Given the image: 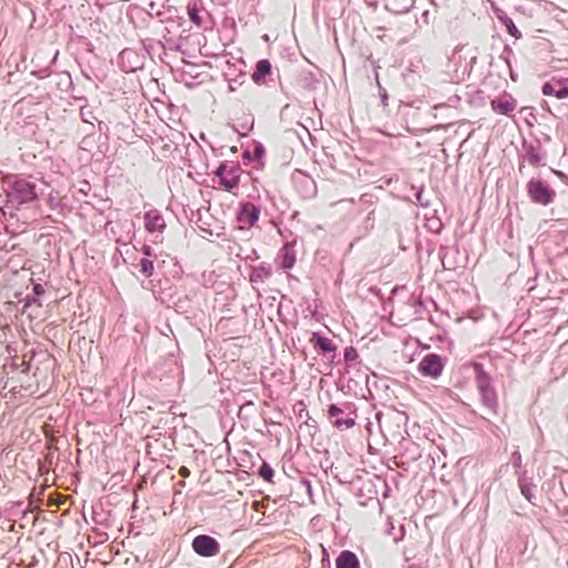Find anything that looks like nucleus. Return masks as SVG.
I'll use <instances>...</instances> for the list:
<instances>
[{"mask_svg": "<svg viewBox=\"0 0 568 568\" xmlns=\"http://www.w3.org/2000/svg\"><path fill=\"white\" fill-rule=\"evenodd\" d=\"M406 236L404 232H398V244L402 251L409 250L413 242H415V247L418 253L423 251V242L418 240V225L414 222L410 223L409 226L405 227Z\"/></svg>", "mask_w": 568, "mask_h": 568, "instance_id": "a211bd4d", "label": "nucleus"}, {"mask_svg": "<svg viewBox=\"0 0 568 568\" xmlns=\"http://www.w3.org/2000/svg\"><path fill=\"white\" fill-rule=\"evenodd\" d=\"M261 206L248 201L239 202L235 211V221L241 230H250L260 220Z\"/></svg>", "mask_w": 568, "mask_h": 568, "instance_id": "9b49d317", "label": "nucleus"}, {"mask_svg": "<svg viewBox=\"0 0 568 568\" xmlns=\"http://www.w3.org/2000/svg\"><path fill=\"white\" fill-rule=\"evenodd\" d=\"M90 190H91V185L88 181L84 180L80 183V187H79L80 193L87 195Z\"/></svg>", "mask_w": 568, "mask_h": 568, "instance_id": "603ef678", "label": "nucleus"}, {"mask_svg": "<svg viewBox=\"0 0 568 568\" xmlns=\"http://www.w3.org/2000/svg\"><path fill=\"white\" fill-rule=\"evenodd\" d=\"M447 358L437 353L425 354L417 364V372L432 379H437L446 366Z\"/></svg>", "mask_w": 568, "mask_h": 568, "instance_id": "1a4fd4ad", "label": "nucleus"}, {"mask_svg": "<svg viewBox=\"0 0 568 568\" xmlns=\"http://www.w3.org/2000/svg\"><path fill=\"white\" fill-rule=\"evenodd\" d=\"M471 368L475 375L476 387L484 407L494 414L498 410V395L493 376L486 371L480 362H471Z\"/></svg>", "mask_w": 568, "mask_h": 568, "instance_id": "f03ea898", "label": "nucleus"}, {"mask_svg": "<svg viewBox=\"0 0 568 568\" xmlns=\"http://www.w3.org/2000/svg\"><path fill=\"white\" fill-rule=\"evenodd\" d=\"M508 69H509V75H510V79H511L513 81H517L518 75H517V73L513 70V64H510V68H508Z\"/></svg>", "mask_w": 568, "mask_h": 568, "instance_id": "774afa93", "label": "nucleus"}, {"mask_svg": "<svg viewBox=\"0 0 568 568\" xmlns=\"http://www.w3.org/2000/svg\"><path fill=\"white\" fill-rule=\"evenodd\" d=\"M84 132H85V136H83V139L81 140L80 148L82 150H89V148L92 145V142H93L92 130L85 129Z\"/></svg>", "mask_w": 568, "mask_h": 568, "instance_id": "37998d69", "label": "nucleus"}, {"mask_svg": "<svg viewBox=\"0 0 568 568\" xmlns=\"http://www.w3.org/2000/svg\"><path fill=\"white\" fill-rule=\"evenodd\" d=\"M520 113H521V114H525V115H527V116H528V115H530V116H532V118L535 119V115H534V108H531V106H524V108H521V109H520Z\"/></svg>", "mask_w": 568, "mask_h": 568, "instance_id": "5fc2aeb1", "label": "nucleus"}, {"mask_svg": "<svg viewBox=\"0 0 568 568\" xmlns=\"http://www.w3.org/2000/svg\"><path fill=\"white\" fill-rule=\"evenodd\" d=\"M168 266H171V271H166V263L158 262V276L156 287L161 295V302L165 303L166 298L172 295L176 290L172 284L171 280H180L183 271L175 258H169Z\"/></svg>", "mask_w": 568, "mask_h": 568, "instance_id": "423d86ee", "label": "nucleus"}, {"mask_svg": "<svg viewBox=\"0 0 568 568\" xmlns=\"http://www.w3.org/2000/svg\"><path fill=\"white\" fill-rule=\"evenodd\" d=\"M143 221L144 229L150 234L162 233L166 227L163 214L156 209L146 211L143 215Z\"/></svg>", "mask_w": 568, "mask_h": 568, "instance_id": "aec40b11", "label": "nucleus"}, {"mask_svg": "<svg viewBox=\"0 0 568 568\" xmlns=\"http://www.w3.org/2000/svg\"><path fill=\"white\" fill-rule=\"evenodd\" d=\"M343 358L346 368L353 367L358 362L359 358L357 348L352 345L345 347L343 351Z\"/></svg>", "mask_w": 568, "mask_h": 568, "instance_id": "473e14b6", "label": "nucleus"}, {"mask_svg": "<svg viewBox=\"0 0 568 568\" xmlns=\"http://www.w3.org/2000/svg\"><path fill=\"white\" fill-rule=\"evenodd\" d=\"M273 67L268 59H261L256 62L252 73V80L255 84L266 83V78L272 74Z\"/></svg>", "mask_w": 568, "mask_h": 568, "instance_id": "b1692460", "label": "nucleus"}, {"mask_svg": "<svg viewBox=\"0 0 568 568\" xmlns=\"http://www.w3.org/2000/svg\"><path fill=\"white\" fill-rule=\"evenodd\" d=\"M377 484H382L385 487L384 497H386L388 486L387 483L378 476H356L349 483L351 490L359 498V504L366 506L369 500L377 499L378 488Z\"/></svg>", "mask_w": 568, "mask_h": 568, "instance_id": "20e7f679", "label": "nucleus"}, {"mask_svg": "<svg viewBox=\"0 0 568 568\" xmlns=\"http://www.w3.org/2000/svg\"><path fill=\"white\" fill-rule=\"evenodd\" d=\"M258 258H260V255L256 252V250H252L251 254L246 256V260H250V261H256Z\"/></svg>", "mask_w": 568, "mask_h": 568, "instance_id": "69168bd1", "label": "nucleus"}, {"mask_svg": "<svg viewBox=\"0 0 568 568\" xmlns=\"http://www.w3.org/2000/svg\"><path fill=\"white\" fill-rule=\"evenodd\" d=\"M518 487L520 494L525 497L527 501H529L531 505H537V498L532 493L534 488H536V485L532 483V478L527 476L526 470L521 471L518 476Z\"/></svg>", "mask_w": 568, "mask_h": 568, "instance_id": "393cba45", "label": "nucleus"}, {"mask_svg": "<svg viewBox=\"0 0 568 568\" xmlns=\"http://www.w3.org/2000/svg\"><path fill=\"white\" fill-rule=\"evenodd\" d=\"M521 465V457L520 454L517 452L514 454V466L520 467Z\"/></svg>", "mask_w": 568, "mask_h": 568, "instance_id": "0e129e2a", "label": "nucleus"}, {"mask_svg": "<svg viewBox=\"0 0 568 568\" xmlns=\"http://www.w3.org/2000/svg\"><path fill=\"white\" fill-rule=\"evenodd\" d=\"M526 195L531 204L549 206L557 197L556 190L541 176L530 178L525 185Z\"/></svg>", "mask_w": 568, "mask_h": 568, "instance_id": "7ed1b4c3", "label": "nucleus"}, {"mask_svg": "<svg viewBox=\"0 0 568 568\" xmlns=\"http://www.w3.org/2000/svg\"><path fill=\"white\" fill-rule=\"evenodd\" d=\"M168 307H172L179 314H187L192 311V300L187 294H179L176 291L166 298Z\"/></svg>", "mask_w": 568, "mask_h": 568, "instance_id": "4be33fe9", "label": "nucleus"}, {"mask_svg": "<svg viewBox=\"0 0 568 568\" xmlns=\"http://www.w3.org/2000/svg\"><path fill=\"white\" fill-rule=\"evenodd\" d=\"M191 547L197 556L203 558L214 557L221 551L220 541L206 534L196 535L192 540Z\"/></svg>", "mask_w": 568, "mask_h": 568, "instance_id": "4468645a", "label": "nucleus"}, {"mask_svg": "<svg viewBox=\"0 0 568 568\" xmlns=\"http://www.w3.org/2000/svg\"><path fill=\"white\" fill-rule=\"evenodd\" d=\"M490 8L498 22L505 28L507 34L515 40L523 38V33L517 28L514 19L504 9L498 7L495 2H491Z\"/></svg>", "mask_w": 568, "mask_h": 568, "instance_id": "dca6fc26", "label": "nucleus"}, {"mask_svg": "<svg viewBox=\"0 0 568 568\" xmlns=\"http://www.w3.org/2000/svg\"><path fill=\"white\" fill-rule=\"evenodd\" d=\"M45 290L42 284L34 283L32 285V292L27 294L22 300L23 310L31 307L32 305L41 306V297L43 296Z\"/></svg>", "mask_w": 568, "mask_h": 568, "instance_id": "7c9ffc66", "label": "nucleus"}, {"mask_svg": "<svg viewBox=\"0 0 568 568\" xmlns=\"http://www.w3.org/2000/svg\"><path fill=\"white\" fill-rule=\"evenodd\" d=\"M310 343L317 355L326 358L329 365H336L338 347L328 336H326L322 331L313 332Z\"/></svg>", "mask_w": 568, "mask_h": 568, "instance_id": "9d476101", "label": "nucleus"}, {"mask_svg": "<svg viewBox=\"0 0 568 568\" xmlns=\"http://www.w3.org/2000/svg\"><path fill=\"white\" fill-rule=\"evenodd\" d=\"M97 122H98V130L100 132V135H103L105 142H108L109 139H110V136H109V133H110L109 125L104 121H101V120H98V119H97Z\"/></svg>", "mask_w": 568, "mask_h": 568, "instance_id": "c03bdc74", "label": "nucleus"}, {"mask_svg": "<svg viewBox=\"0 0 568 568\" xmlns=\"http://www.w3.org/2000/svg\"><path fill=\"white\" fill-rule=\"evenodd\" d=\"M541 93L557 99L568 98V78H551L541 85Z\"/></svg>", "mask_w": 568, "mask_h": 568, "instance_id": "2eb2a0df", "label": "nucleus"}, {"mask_svg": "<svg viewBox=\"0 0 568 568\" xmlns=\"http://www.w3.org/2000/svg\"><path fill=\"white\" fill-rule=\"evenodd\" d=\"M158 262H164V258L155 257H141L134 266L139 270V272L146 278H151L153 276H158Z\"/></svg>", "mask_w": 568, "mask_h": 568, "instance_id": "bb28decb", "label": "nucleus"}, {"mask_svg": "<svg viewBox=\"0 0 568 568\" xmlns=\"http://www.w3.org/2000/svg\"><path fill=\"white\" fill-rule=\"evenodd\" d=\"M550 170L562 183L568 185V174L567 173H565L564 171H560V170H556V169H550Z\"/></svg>", "mask_w": 568, "mask_h": 568, "instance_id": "8fccbe9b", "label": "nucleus"}, {"mask_svg": "<svg viewBox=\"0 0 568 568\" xmlns=\"http://www.w3.org/2000/svg\"><path fill=\"white\" fill-rule=\"evenodd\" d=\"M447 254H448V246L447 245H440L439 248H438V256L443 261V265H444L445 268H449L446 265V263H445Z\"/></svg>", "mask_w": 568, "mask_h": 568, "instance_id": "09e8293b", "label": "nucleus"}, {"mask_svg": "<svg viewBox=\"0 0 568 568\" xmlns=\"http://www.w3.org/2000/svg\"><path fill=\"white\" fill-rule=\"evenodd\" d=\"M2 190L6 196L3 209L9 210L11 213L24 205L33 204L41 194L32 176H24L22 174L6 175L2 180Z\"/></svg>", "mask_w": 568, "mask_h": 568, "instance_id": "f257e3e1", "label": "nucleus"}, {"mask_svg": "<svg viewBox=\"0 0 568 568\" xmlns=\"http://www.w3.org/2000/svg\"><path fill=\"white\" fill-rule=\"evenodd\" d=\"M273 274V267L267 262H262L258 265L251 266L248 280L252 284L264 283Z\"/></svg>", "mask_w": 568, "mask_h": 568, "instance_id": "5701e85b", "label": "nucleus"}, {"mask_svg": "<svg viewBox=\"0 0 568 568\" xmlns=\"http://www.w3.org/2000/svg\"><path fill=\"white\" fill-rule=\"evenodd\" d=\"M539 139L541 140V144L542 143H549L551 141L550 135L547 134V133H541V136Z\"/></svg>", "mask_w": 568, "mask_h": 568, "instance_id": "338daca9", "label": "nucleus"}, {"mask_svg": "<svg viewBox=\"0 0 568 568\" xmlns=\"http://www.w3.org/2000/svg\"><path fill=\"white\" fill-rule=\"evenodd\" d=\"M116 62L119 68L125 73L142 70L145 63L144 52L133 48H125L119 53Z\"/></svg>", "mask_w": 568, "mask_h": 568, "instance_id": "ddd939ff", "label": "nucleus"}, {"mask_svg": "<svg viewBox=\"0 0 568 568\" xmlns=\"http://www.w3.org/2000/svg\"><path fill=\"white\" fill-rule=\"evenodd\" d=\"M404 556H405V562H406L404 568H422L420 565L409 564L410 558L406 555V552H404Z\"/></svg>", "mask_w": 568, "mask_h": 568, "instance_id": "13d9d810", "label": "nucleus"}, {"mask_svg": "<svg viewBox=\"0 0 568 568\" xmlns=\"http://www.w3.org/2000/svg\"><path fill=\"white\" fill-rule=\"evenodd\" d=\"M141 44H142V49L139 50L140 52H144V55L148 53V54H151V51L153 49V44H152V40L151 39H144V40H141Z\"/></svg>", "mask_w": 568, "mask_h": 568, "instance_id": "de8ad7c7", "label": "nucleus"}, {"mask_svg": "<svg viewBox=\"0 0 568 568\" xmlns=\"http://www.w3.org/2000/svg\"><path fill=\"white\" fill-rule=\"evenodd\" d=\"M242 168L239 162L221 161L214 171L219 189L225 192L234 193L241 182Z\"/></svg>", "mask_w": 568, "mask_h": 568, "instance_id": "0eeeda50", "label": "nucleus"}, {"mask_svg": "<svg viewBox=\"0 0 568 568\" xmlns=\"http://www.w3.org/2000/svg\"><path fill=\"white\" fill-rule=\"evenodd\" d=\"M526 163H527L526 160H524L521 156H518V171L520 174H524Z\"/></svg>", "mask_w": 568, "mask_h": 568, "instance_id": "4d7b16f0", "label": "nucleus"}, {"mask_svg": "<svg viewBox=\"0 0 568 568\" xmlns=\"http://www.w3.org/2000/svg\"><path fill=\"white\" fill-rule=\"evenodd\" d=\"M47 203L52 211H58L61 216H64L68 212H70L69 205L52 194L49 195Z\"/></svg>", "mask_w": 568, "mask_h": 568, "instance_id": "72a5a7b5", "label": "nucleus"}, {"mask_svg": "<svg viewBox=\"0 0 568 568\" xmlns=\"http://www.w3.org/2000/svg\"><path fill=\"white\" fill-rule=\"evenodd\" d=\"M304 183H305V187L308 193H315L316 184H315V181L311 176L305 175Z\"/></svg>", "mask_w": 568, "mask_h": 568, "instance_id": "49530a36", "label": "nucleus"}, {"mask_svg": "<svg viewBox=\"0 0 568 568\" xmlns=\"http://www.w3.org/2000/svg\"><path fill=\"white\" fill-rule=\"evenodd\" d=\"M300 484L305 489L311 501H313L314 490H313L312 480L308 479L307 477H302Z\"/></svg>", "mask_w": 568, "mask_h": 568, "instance_id": "79ce46f5", "label": "nucleus"}, {"mask_svg": "<svg viewBox=\"0 0 568 568\" xmlns=\"http://www.w3.org/2000/svg\"><path fill=\"white\" fill-rule=\"evenodd\" d=\"M322 562H323V567H327V568H331V562H329V558H328V552L326 549L323 550V559H322Z\"/></svg>", "mask_w": 568, "mask_h": 568, "instance_id": "6e6d98bb", "label": "nucleus"}, {"mask_svg": "<svg viewBox=\"0 0 568 568\" xmlns=\"http://www.w3.org/2000/svg\"><path fill=\"white\" fill-rule=\"evenodd\" d=\"M514 55V51L509 44H504L503 51L500 53V59L506 63L507 68H510L511 57Z\"/></svg>", "mask_w": 568, "mask_h": 568, "instance_id": "58836bf2", "label": "nucleus"}, {"mask_svg": "<svg viewBox=\"0 0 568 568\" xmlns=\"http://www.w3.org/2000/svg\"><path fill=\"white\" fill-rule=\"evenodd\" d=\"M275 262L277 267L284 272L292 270L296 263V253L293 245L285 243L280 248Z\"/></svg>", "mask_w": 568, "mask_h": 568, "instance_id": "412c9836", "label": "nucleus"}, {"mask_svg": "<svg viewBox=\"0 0 568 568\" xmlns=\"http://www.w3.org/2000/svg\"><path fill=\"white\" fill-rule=\"evenodd\" d=\"M265 154L266 150L263 143L254 141L253 149H245L241 156L244 164H252L255 169L262 170L264 168Z\"/></svg>", "mask_w": 568, "mask_h": 568, "instance_id": "f3484780", "label": "nucleus"}, {"mask_svg": "<svg viewBox=\"0 0 568 568\" xmlns=\"http://www.w3.org/2000/svg\"><path fill=\"white\" fill-rule=\"evenodd\" d=\"M295 407H300L298 408V416L300 417H302V413H305L306 416H308V412L306 410L305 405L303 403L296 404Z\"/></svg>", "mask_w": 568, "mask_h": 568, "instance_id": "e2e57ef3", "label": "nucleus"}, {"mask_svg": "<svg viewBox=\"0 0 568 568\" xmlns=\"http://www.w3.org/2000/svg\"><path fill=\"white\" fill-rule=\"evenodd\" d=\"M254 128V116L252 114H243L232 124V129L240 136H247Z\"/></svg>", "mask_w": 568, "mask_h": 568, "instance_id": "c85d7f7f", "label": "nucleus"}, {"mask_svg": "<svg viewBox=\"0 0 568 568\" xmlns=\"http://www.w3.org/2000/svg\"><path fill=\"white\" fill-rule=\"evenodd\" d=\"M50 74V72L47 70V69H42V70H39L36 75L38 79H44L45 77H48Z\"/></svg>", "mask_w": 568, "mask_h": 568, "instance_id": "680f3d73", "label": "nucleus"}, {"mask_svg": "<svg viewBox=\"0 0 568 568\" xmlns=\"http://www.w3.org/2000/svg\"><path fill=\"white\" fill-rule=\"evenodd\" d=\"M275 471L274 468L267 462L263 460L257 469V476L267 483H273Z\"/></svg>", "mask_w": 568, "mask_h": 568, "instance_id": "f704fd0d", "label": "nucleus"}, {"mask_svg": "<svg viewBox=\"0 0 568 568\" xmlns=\"http://www.w3.org/2000/svg\"><path fill=\"white\" fill-rule=\"evenodd\" d=\"M159 44L164 49L169 51L174 52H183L182 42L181 40H175L173 38H165L163 41H159Z\"/></svg>", "mask_w": 568, "mask_h": 568, "instance_id": "c9c22d12", "label": "nucleus"}, {"mask_svg": "<svg viewBox=\"0 0 568 568\" xmlns=\"http://www.w3.org/2000/svg\"><path fill=\"white\" fill-rule=\"evenodd\" d=\"M378 92H379V98H381V101L384 105L387 104V101H388V93L386 91V89H384L381 84H378Z\"/></svg>", "mask_w": 568, "mask_h": 568, "instance_id": "3c124183", "label": "nucleus"}, {"mask_svg": "<svg viewBox=\"0 0 568 568\" xmlns=\"http://www.w3.org/2000/svg\"><path fill=\"white\" fill-rule=\"evenodd\" d=\"M435 251V244L430 241V240H427V255L430 256Z\"/></svg>", "mask_w": 568, "mask_h": 568, "instance_id": "052dcab7", "label": "nucleus"}, {"mask_svg": "<svg viewBox=\"0 0 568 568\" xmlns=\"http://www.w3.org/2000/svg\"><path fill=\"white\" fill-rule=\"evenodd\" d=\"M298 84L304 90L314 92L318 88L320 80L313 71H304L298 78Z\"/></svg>", "mask_w": 568, "mask_h": 568, "instance_id": "2f4dec72", "label": "nucleus"}, {"mask_svg": "<svg viewBox=\"0 0 568 568\" xmlns=\"http://www.w3.org/2000/svg\"><path fill=\"white\" fill-rule=\"evenodd\" d=\"M413 7L414 0H387L385 3V9L395 16L408 13Z\"/></svg>", "mask_w": 568, "mask_h": 568, "instance_id": "c756f323", "label": "nucleus"}, {"mask_svg": "<svg viewBox=\"0 0 568 568\" xmlns=\"http://www.w3.org/2000/svg\"><path fill=\"white\" fill-rule=\"evenodd\" d=\"M516 99L508 92H504L490 101L491 110L499 115L509 116L516 109Z\"/></svg>", "mask_w": 568, "mask_h": 568, "instance_id": "6ab92c4d", "label": "nucleus"}, {"mask_svg": "<svg viewBox=\"0 0 568 568\" xmlns=\"http://www.w3.org/2000/svg\"><path fill=\"white\" fill-rule=\"evenodd\" d=\"M518 156H521L532 168L544 166L547 158V151L541 146V140L536 139V143L528 141L523 138L521 150L518 152Z\"/></svg>", "mask_w": 568, "mask_h": 568, "instance_id": "f8f14e48", "label": "nucleus"}, {"mask_svg": "<svg viewBox=\"0 0 568 568\" xmlns=\"http://www.w3.org/2000/svg\"><path fill=\"white\" fill-rule=\"evenodd\" d=\"M245 74H240L234 79L229 80V90L235 91L239 85H242L244 83Z\"/></svg>", "mask_w": 568, "mask_h": 568, "instance_id": "a18cd8bd", "label": "nucleus"}, {"mask_svg": "<svg viewBox=\"0 0 568 568\" xmlns=\"http://www.w3.org/2000/svg\"><path fill=\"white\" fill-rule=\"evenodd\" d=\"M80 118L82 120L83 123L85 124H89L90 125V130H92L94 128V124H93V120L97 121V116L94 115L93 111L91 110V108H89L88 105H84L80 109Z\"/></svg>", "mask_w": 568, "mask_h": 568, "instance_id": "e433bc0d", "label": "nucleus"}, {"mask_svg": "<svg viewBox=\"0 0 568 568\" xmlns=\"http://www.w3.org/2000/svg\"><path fill=\"white\" fill-rule=\"evenodd\" d=\"M170 0H151L149 2L150 10L154 11V17L162 23H176L183 27L185 20L180 16V11L175 6L169 4Z\"/></svg>", "mask_w": 568, "mask_h": 568, "instance_id": "6e6552de", "label": "nucleus"}, {"mask_svg": "<svg viewBox=\"0 0 568 568\" xmlns=\"http://www.w3.org/2000/svg\"><path fill=\"white\" fill-rule=\"evenodd\" d=\"M429 19H430V12L429 10H424L422 16H420V20L423 21L424 24H429Z\"/></svg>", "mask_w": 568, "mask_h": 568, "instance_id": "864d4df0", "label": "nucleus"}, {"mask_svg": "<svg viewBox=\"0 0 568 568\" xmlns=\"http://www.w3.org/2000/svg\"><path fill=\"white\" fill-rule=\"evenodd\" d=\"M413 189L415 190L414 196H415L416 203L418 205H420L422 207H428L430 205V202L428 200H424V190H425L424 184H422L418 187L413 186Z\"/></svg>", "mask_w": 568, "mask_h": 568, "instance_id": "4c0bfd02", "label": "nucleus"}, {"mask_svg": "<svg viewBox=\"0 0 568 568\" xmlns=\"http://www.w3.org/2000/svg\"><path fill=\"white\" fill-rule=\"evenodd\" d=\"M427 227L432 233L439 234L444 229V224L439 219H430L427 221Z\"/></svg>", "mask_w": 568, "mask_h": 568, "instance_id": "ea45409f", "label": "nucleus"}, {"mask_svg": "<svg viewBox=\"0 0 568 568\" xmlns=\"http://www.w3.org/2000/svg\"><path fill=\"white\" fill-rule=\"evenodd\" d=\"M134 248L136 251H140L144 255L143 257H149V258L159 257L155 254L154 248L151 245H149V244H142L140 248H138V246L134 245Z\"/></svg>", "mask_w": 568, "mask_h": 568, "instance_id": "a19ab883", "label": "nucleus"}, {"mask_svg": "<svg viewBox=\"0 0 568 568\" xmlns=\"http://www.w3.org/2000/svg\"><path fill=\"white\" fill-rule=\"evenodd\" d=\"M326 416L337 429L352 428L357 418V407L353 402L332 403L327 406Z\"/></svg>", "mask_w": 568, "mask_h": 568, "instance_id": "39448f33", "label": "nucleus"}, {"mask_svg": "<svg viewBox=\"0 0 568 568\" xmlns=\"http://www.w3.org/2000/svg\"><path fill=\"white\" fill-rule=\"evenodd\" d=\"M413 306L416 308V312H418L420 308H424V307H425V304H424L423 300H420V298H416V300L414 301Z\"/></svg>", "mask_w": 568, "mask_h": 568, "instance_id": "bf43d9fd", "label": "nucleus"}, {"mask_svg": "<svg viewBox=\"0 0 568 568\" xmlns=\"http://www.w3.org/2000/svg\"><path fill=\"white\" fill-rule=\"evenodd\" d=\"M335 568H361V561L354 551L344 549L335 559Z\"/></svg>", "mask_w": 568, "mask_h": 568, "instance_id": "cd10ccee", "label": "nucleus"}, {"mask_svg": "<svg viewBox=\"0 0 568 568\" xmlns=\"http://www.w3.org/2000/svg\"><path fill=\"white\" fill-rule=\"evenodd\" d=\"M203 6L201 0H190L186 4V13L189 16V20L196 26L197 28L205 29V19L202 14Z\"/></svg>", "mask_w": 568, "mask_h": 568, "instance_id": "a878e982", "label": "nucleus"}]
</instances>
